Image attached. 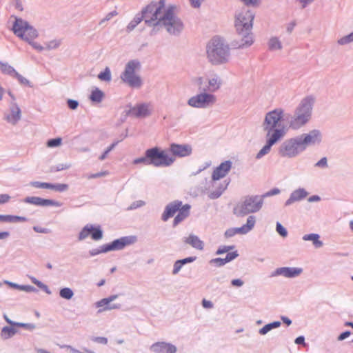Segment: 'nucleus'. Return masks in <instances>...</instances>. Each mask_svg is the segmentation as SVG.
Returning a JSON list of instances; mask_svg holds the SVG:
<instances>
[{
    "label": "nucleus",
    "mask_w": 353,
    "mask_h": 353,
    "mask_svg": "<svg viewBox=\"0 0 353 353\" xmlns=\"http://www.w3.org/2000/svg\"><path fill=\"white\" fill-rule=\"evenodd\" d=\"M283 113V112H268L266 114L263 125L268 139L265 145L257 153L256 159L268 154L272 146L285 136V121L289 128L297 130L305 126L312 117L311 112H291L287 116Z\"/></svg>",
    "instance_id": "1"
},
{
    "label": "nucleus",
    "mask_w": 353,
    "mask_h": 353,
    "mask_svg": "<svg viewBox=\"0 0 353 353\" xmlns=\"http://www.w3.org/2000/svg\"><path fill=\"white\" fill-rule=\"evenodd\" d=\"M156 7H159L157 17H154V26L150 34H156L160 28L164 29L171 36H179L183 29L182 20L174 12L176 7L169 6L165 8V0L154 1Z\"/></svg>",
    "instance_id": "2"
},
{
    "label": "nucleus",
    "mask_w": 353,
    "mask_h": 353,
    "mask_svg": "<svg viewBox=\"0 0 353 353\" xmlns=\"http://www.w3.org/2000/svg\"><path fill=\"white\" fill-rule=\"evenodd\" d=\"M254 13L250 10H244L236 15L235 27L239 39L234 41L232 46L237 48H244L250 46L254 43L252 32Z\"/></svg>",
    "instance_id": "3"
},
{
    "label": "nucleus",
    "mask_w": 353,
    "mask_h": 353,
    "mask_svg": "<svg viewBox=\"0 0 353 353\" xmlns=\"http://www.w3.org/2000/svg\"><path fill=\"white\" fill-rule=\"evenodd\" d=\"M206 54L210 63L219 65L229 61L230 49L223 38L214 37L207 44Z\"/></svg>",
    "instance_id": "4"
},
{
    "label": "nucleus",
    "mask_w": 353,
    "mask_h": 353,
    "mask_svg": "<svg viewBox=\"0 0 353 353\" xmlns=\"http://www.w3.org/2000/svg\"><path fill=\"white\" fill-rule=\"evenodd\" d=\"M175 159L169 156L165 150L158 147L148 149L145 152V156L135 159L134 164L143 163L145 165H152L155 167H167L171 165Z\"/></svg>",
    "instance_id": "5"
},
{
    "label": "nucleus",
    "mask_w": 353,
    "mask_h": 353,
    "mask_svg": "<svg viewBox=\"0 0 353 353\" xmlns=\"http://www.w3.org/2000/svg\"><path fill=\"white\" fill-rule=\"evenodd\" d=\"M12 30L16 36L27 41L35 50L41 52L46 48L37 42L33 41L38 37V32L27 21L15 17Z\"/></svg>",
    "instance_id": "6"
},
{
    "label": "nucleus",
    "mask_w": 353,
    "mask_h": 353,
    "mask_svg": "<svg viewBox=\"0 0 353 353\" xmlns=\"http://www.w3.org/2000/svg\"><path fill=\"white\" fill-rule=\"evenodd\" d=\"M263 205V196L261 195L246 196L234 207V214L237 216H243L256 213L260 211Z\"/></svg>",
    "instance_id": "7"
},
{
    "label": "nucleus",
    "mask_w": 353,
    "mask_h": 353,
    "mask_svg": "<svg viewBox=\"0 0 353 353\" xmlns=\"http://www.w3.org/2000/svg\"><path fill=\"white\" fill-rule=\"evenodd\" d=\"M154 1H152L145 7L141 13L136 14L134 18L129 23L126 27V31L130 32L132 31L141 21L144 20L145 23L152 27L154 26V17H157L159 7L157 8Z\"/></svg>",
    "instance_id": "8"
},
{
    "label": "nucleus",
    "mask_w": 353,
    "mask_h": 353,
    "mask_svg": "<svg viewBox=\"0 0 353 353\" xmlns=\"http://www.w3.org/2000/svg\"><path fill=\"white\" fill-rule=\"evenodd\" d=\"M140 62L137 60H131L127 63L124 71L121 74L122 81L130 87L140 88L142 84L141 77L136 74L135 71L139 70Z\"/></svg>",
    "instance_id": "9"
},
{
    "label": "nucleus",
    "mask_w": 353,
    "mask_h": 353,
    "mask_svg": "<svg viewBox=\"0 0 353 353\" xmlns=\"http://www.w3.org/2000/svg\"><path fill=\"white\" fill-rule=\"evenodd\" d=\"M299 137H294L284 141L279 146L278 153L283 158H294L304 152Z\"/></svg>",
    "instance_id": "10"
},
{
    "label": "nucleus",
    "mask_w": 353,
    "mask_h": 353,
    "mask_svg": "<svg viewBox=\"0 0 353 353\" xmlns=\"http://www.w3.org/2000/svg\"><path fill=\"white\" fill-rule=\"evenodd\" d=\"M298 139L301 141V144L304 151L310 146L319 145L323 140L322 132L317 129H313L307 133H303L299 136Z\"/></svg>",
    "instance_id": "11"
},
{
    "label": "nucleus",
    "mask_w": 353,
    "mask_h": 353,
    "mask_svg": "<svg viewBox=\"0 0 353 353\" xmlns=\"http://www.w3.org/2000/svg\"><path fill=\"white\" fill-rule=\"evenodd\" d=\"M137 241V237L134 235L122 236L119 239H115L113 241L105 244V250L117 251L122 250L126 246L132 245Z\"/></svg>",
    "instance_id": "12"
},
{
    "label": "nucleus",
    "mask_w": 353,
    "mask_h": 353,
    "mask_svg": "<svg viewBox=\"0 0 353 353\" xmlns=\"http://www.w3.org/2000/svg\"><path fill=\"white\" fill-rule=\"evenodd\" d=\"M256 223V217L253 215H250L246 223L239 228H232L228 229L225 232V236L226 238H230L235 234H246L250 232L254 227Z\"/></svg>",
    "instance_id": "13"
},
{
    "label": "nucleus",
    "mask_w": 353,
    "mask_h": 353,
    "mask_svg": "<svg viewBox=\"0 0 353 353\" xmlns=\"http://www.w3.org/2000/svg\"><path fill=\"white\" fill-rule=\"evenodd\" d=\"M214 101V97L213 95L208 93H203L192 97L188 100V103L194 108H208V105L210 103H213Z\"/></svg>",
    "instance_id": "14"
},
{
    "label": "nucleus",
    "mask_w": 353,
    "mask_h": 353,
    "mask_svg": "<svg viewBox=\"0 0 353 353\" xmlns=\"http://www.w3.org/2000/svg\"><path fill=\"white\" fill-rule=\"evenodd\" d=\"M303 272V269L296 267H281L276 268L271 273V277L283 276L285 278H295Z\"/></svg>",
    "instance_id": "15"
},
{
    "label": "nucleus",
    "mask_w": 353,
    "mask_h": 353,
    "mask_svg": "<svg viewBox=\"0 0 353 353\" xmlns=\"http://www.w3.org/2000/svg\"><path fill=\"white\" fill-rule=\"evenodd\" d=\"M24 203L32 204L37 206H55V207H61L62 205V203L53 200V199H43L38 196H27L23 201Z\"/></svg>",
    "instance_id": "16"
},
{
    "label": "nucleus",
    "mask_w": 353,
    "mask_h": 353,
    "mask_svg": "<svg viewBox=\"0 0 353 353\" xmlns=\"http://www.w3.org/2000/svg\"><path fill=\"white\" fill-rule=\"evenodd\" d=\"M150 349L154 353H176L177 351L174 345L164 341L154 343Z\"/></svg>",
    "instance_id": "17"
},
{
    "label": "nucleus",
    "mask_w": 353,
    "mask_h": 353,
    "mask_svg": "<svg viewBox=\"0 0 353 353\" xmlns=\"http://www.w3.org/2000/svg\"><path fill=\"white\" fill-rule=\"evenodd\" d=\"M192 150V147L188 144L172 143L170 146V152L172 155L179 157L190 156Z\"/></svg>",
    "instance_id": "18"
},
{
    "label": "nucleus",
    "mask_w": 353,
    "mask_h": 353,
    "mask_svg": "<svg viewBox=\"0 0 353 353\" xmlns=\"http://www.w3.org/2000/svg\"><path fill=\"white\" fill-rule=\"evenodd\" d=\"M232 163L231 161H225L221 163L213 171L212 179L213 181L219 180L225 177L230 172L232 168Z\"/></svg>",
    "instance_id": "19"
},
{
    "label": "nucleus",
    "mask_w": 353,
    "mask_h": 353,
    "mask_svg": "<svg viewBox=\"0 0 353 353\" xmlns=\"http://www.w3.org/2000/svg\"><path fill=\"white\" fill-rule=\"evenodd\" d=\"M181 205L182 202L179 200H175L169 203L165 208L161 215V219L163 221H167L170 218L172 217L176 212H178Z\"/></svg>",
    "instance_id": "20"
},
{
    "label": "nucleus",
    "mask_w": 353,
    "mask_h": 353,
    "mask_svg": "<svg viewBox=\"0 0 353 353\" xmlns=\"http://www.w3.org/2000/svg\"><path fill=\"white\" fill-rule=\"evenodd\" d=\"M309 192L303 188H299L292 192L290 197L285 203V206H289L295 202H299L307 196Z\"/></svg>",
    "instance_id": "21"
},
{
    "label": "nucleus",
    "mask_w": 353,
    "mask_h": 353,
    "mask_svg": "<svg viewBox=\"0 0 353 353\" xmlns=\"http://www.w3.org/2000/svg\"><path fill=\"white\" fill-rule=\"evenodd\" d=\"M183 241L192 246L193 248L198 250H203L204 249V243L199 237L195 234H190L188 236L184 237Z\"/></svg>",
    "instance_id": "22"
},
{
    "label": "nucleus",
    "mask_w": 353,
    "mask_h": 353,
    "mask_svg": "<svg viewBox=\"0 0 353 353\" xmlns=\"http://www.w3.org/2000/svg\"><path fill=\"white\" fill-rule=\"evenodd\" d=\"M191 206L189 204H185L181 205L180 209L178 210L177 215L174 217L173 221V226H176L183 220H185L190 215V210Z\"/></svg>",
    "instance_id": "23"
},
{
    "label": "nucleus",
    "mask_w": 353,
    "mask_h": 353,
    "mask_svg": "<svg viewBox=\"0 0 353 353\" xmlns=\"http://www.w3.org/2000/svg\"><path fill=\"white\" fill-rule=\"evenodd\" d=\"M96 307L99 308L98 313H101L104 311L112 310L114 309H119L121 307L120 304H110L108 301L104 298L94 303Z\"/></svg>",
    "instance_id": "24"
},
{
    "label": "nucleus",
    "mask_w": 353,
    "mask_h": 353,
    "mask_svg": "<svg viewBox=\"0 0 353 353\" xmlns=\"http://www.w3.org/2000/svg\"><path fill=\"white\" fill-rule=\"evenodd\" d=\"M315 103L316 97L313 95H308L301 101L297 110H311Z\"/></svg>",
    "instance_id": "25"
},
{
    "label": "nucleus",
    "mask_w": 353,
    "mask_h": 353,
    "mask_svg": "<svg viewBox=\"0 0 353 353\" xmlns=\"http://www.w3.org/2000/svg\"><path fill=\"white\" fill-rule=\"evenodd\" d=\"M21 112H5L3 119L8 123L14 125L21 119Z\"/></svg>",
    "instance_id": "26"
},
{
    "label": "nucleus",
    "mask_w": 353,
    "mask_h": 353,
    "mask_svg": "<svg viewBox=\"0 0 353 353\" xmlns=\"http://www.w3.org/2000/svg\"><path fill=\"white\" fill-rule=\"evenodd\" d=\"M28 219L25 216L10 215V214H0V222L3 223H19L26 222Z\"/></svg>",
    "instance_id": "27"
},
{
    "label": "nucleus",
    "mask_w": 353,
    "mask_h": 353,
    "mask_svg": "<svg viewBox=\"0 0 353 353\" xmlns=\"http://www.w3.org/2000/svg\"><path fill=\"white\" fill-rule=\"evenodd\" d=\"M150 112H125V114L121 116V121H124L127 117L143 119L148 117L150 115Z\"/></svg>",
    "instance_id": "28"
},
{
    "label": "nucleus",
    "mask_w": 353,
    "mask_h": 353,
    "mask_svg": "<svg viewBox=\"0 0 353 353\" xmlns=\"http://www.w3.org/2000/svg\"><path fill=\"white\" fill-rule=\"evenodd\" d=\"M319 238H320V236L318 234L312 233V234H305L302 239L303 241H312L313 245H314V247L316 248H321L323 245V242L319 240Z\"/></svg>",
    "instance_id": "29"
},
{
    "label": "nucleus",
    "mask_w": 353,
    "mask_h": 353,
    "mask_svg": "<svg viewBox=\"0 0 353 353\" xmlns=\"http://www.w3.org/2000/svg\"><path fill=\"white\" fill-rule=\"evenodd\" d=\"M17 330L12 327L5 326L1 329L0 336L3 340L10 339L16 334Z\"/></svg>",
    "instance_id": "30"
},
{
    "label": "nucleus",
    "mask_w": 353,
    "mask_h": 353,
    "mask_svg": "<svg viewBox=\"0 0 353 353\" xmlns=\"http://www.w3.org/2000/svg\"><path fill=\"white\" fill-rule=\"evenodd\" d=\"M229 184L228 182H225L224 184L220 185L215 190H213L210 192L208 196L210 199H218L221 195L223 194V192L225 191V190L227 188L228 185Z\"/></svg>",
    "instance_id": "31"
},
{
    "label": "nucleus",
    "mask_w": 353,
    "mask_h": 353,
    "mask_svg": "<svg viewBox=\"0 0 353 353\" xmlns=\"http://www.w3.org/2000/svg\"><path fill=\"white\" fill-rule=\"evenodd\" d=\"M229 184L228 182H225L224 184L220 185L215 190H213L210 192L208 196L210 199H218L221 195L223 194V192L225 191V190L227 188L228 185Z\"/></svg>",
    "instance_id": "32"
},
{
    "label": "nucleus",
    "mask_w": 353,
    "mask_h": 353,
    "mask_svg": "<svg viewBox=\"0 0 353 353\" xmlns=\"http://www.w3.org/2000/svg\"><path fill=\"white\" fill-rule=\"evenodd\" d=\"M229 184L228 182H225L224 184L220 185L215 190H213L210 192L208 196L210 199H218L221 195L223 194V192L225 191V190L227 188L228 185Z\"/></svg>",
    "instance_id": "33"
},
{
    "label": "nucleus",
    "mask_w": 353,
    "mask_h": 353,
    "mask_svg": "<svg viewBox=\"0 0 353 353\" xmlns=\"http://www.w3.org/2000/svg\"><path fill=\"white\" fill-rule=\"evenodd\" d=\"M281 325V323L280 321H274L272 323H268L259 330V333L261 335H265L267 333H268L272 330L278 328L279 327H280Z\"/></svg>",
    "instance_id": "34"
},
{
    "label": "nucleus",
    "mask_w": 353,
    "mask_h": 353,
    "mask_svg": "<svg viewBox=\"0 0 353 353\" xmlns=\"http://www.w3.org/2000/svg\"><path fill=\"white\" fill-rule=\"evenodd\" d=\"M128 110H150L154 108L153 105L150 102L140 103L132 107L130 104L128 105Z\"/></svg>",
    "instance_id": "35"
},
{
    "label": "nucleus",
    "mask_w": 353,
    "mask_h": 353,
    "mask_svg": "<svg viewBox=\"0 0 353 353\" xmlns=\"http://www.w3.org/2000/svg\"><path fill=\"white\" fill-rule=\"evenodd\" d=\"M269 50L274 51L282 49V43L276 37H272L268 41Z\"/></svg>",
    "instance_id": "36"
},
{
    "label": "nucleus",
    "mask_w": 353,
    "mask_h": 353,
    "mask_svg": "<svg viewBox=\"0 0 353 353\" xmlns=\"http://www.w3.org/2000/svg\"><path fill=\"white\" fill-rule=\"evenodd\" d=\"M0 69L1 71L6 74L14 77L17 71L13 67L10 65L8 63L0 61Z\"/></svg>",
    "instance_id": "37"
},
{
    "label": "nucleus",
    "mask_w": 353,
    "mask_h": 353,
    "mask_svg": "<svg viewBox=\"0 0 353 353\" xmlns=\"http://www.w3.org/2000/svg\"><path fill=\"white\" fill-rule=\"evenodd\" d=\"M91 238L94 241L100 240L103 238V231L99 225L94 226L92 225V230L90 232Z\"/></svg>",
    "instance_id": "38"
},
{
    "label": "nucleus",
    "mask_w": 353,
    "mask_h": 353,
    "mask_svg": "<svg viewBox=\"0 0 353 353\" xmlns=\"http://www.w3.org/2000/svg\"><path fill=\"white\" fill-rule=\"evenodd\" d=\"M208 83L210 90L214 91L219 88L221 85V80L217 75H214L209 80Z\"/></svg>",
    "instance_id": "39"
},
{
    "label": "nucleus",
    "mask_w": 353,
    "mask_h": 353,
    "mask_svg": "<svg viewBox=\"0 0 353 353\" xmlns=\"http://www.w3.org/2000/svg\"><path fill=\"white\" fill-rule=\"evenodd\" d=\"M92 230V225L87 224L85 225L79 234L78 239L79 241H83L88 238L90 235Z\"/></svg>",
    "instance_id": "40"
},
{
    "label": "nucleus",
    "mask_w": 353,
    "mask_h": 353,
    "mask_svg": "<svg viewBox=\"0 0 353 353\" xmlns=\"http://www.w3.org/2000/svg\"><path fill=\"white\" fill-rule=\"evenodd\" d=\"M103 95L104 94L101 90L96 88L95 90H92L90 96V99L93 102L99 103L102 100Z\"/></svg>",
    "instance_id": "41"
},
{
    "label": "nucleus",
    "mask_w": 353,
    "mask_h": 353,
    "mask_svg": "<svg viewBox=\"0 0 353 353\" xmlns=\"http://www.w3.org/2000/svg\"><path fill=\"white\" fill-rule=\"evenodd\" d=\"M32 283L35 284L38 288L43 290L46 294H51V291L50 290L48 285L43 283L41 281H39L34 276H29Z\"/></svg>",
    "instance_id": "42"
},
{
    "label": "nucleus",
    "mask_w": 353,
    "mask_h": 353,
    "mask_svg": "<svg viewBox=\"0 0 353 353\" xmlns=\"http://www.w3.org/2000/svg\"><path fill=\"white\" fill-rule=\"evenodd\" d=\"M59 296L63 299L70 300L74 296V292L70 288H63L59 290Z\"/></svg>",
    "instance_id": "43"
},
{
    "label": "nucleus",
    "mask_w": 353,
    "mask_h": 353,
    "mask_svg": "<svg viewBox=\"0 0 353 353\" xmlns=\"http://www.w3.org/2000/svg\"><path fill=\"white\" fill-rule=\"evenodd\" d=\"M69 186L65 183H50L49 189L54 190L59 192H63L68 190Z\"/></svg>",
    "instance_id": "44"
},
{
    "label": "nucleus",
    "mask_w": 353,
    "mask_h": 353,
    "mask_svg": "<svg viewBox=\"0 0 353 353\" xmlns=\"http://www.w3.org/2000/svg\"><path fill=\"white\" fill-rule=\"evenodd\" d=\"M353 42V32L347 35L340 38L337 41V43L340 46H345Z\"/></svg>",
    "instance_id": "45"
},
{
    "label": "nucleus",
    "mask_w": 353,
    "mask_h": 353,
    "mask_svg": "<svg viewBox=\"0 0 353 353\" xmlns=\"http://www.w3.org/2000/svg\"><path fill=\"white\" fill-rule=\"evenodd\" d=\"M98 78L104 81H111V72L109 68H106L104 71L100 72L98 74Z\"/></svg>",
    "instance_id": "46"
},
{
    "label": "nucleus",
    "mask_w": 353,
    "mask_h": 353,
    "mask_svg": "<svg viewBox=\"0 0 353 353\" xmlns=\"http://www.w3.org/2000/svg\"><path fill=\"white\" fill-rule=\"evenodd\" d=\"M61 44V40L54 39L46 43V49L50 50L58 48Z\"/></svg>",
    "instance_id": "47"
},
{
    "label": "nucleus",
    "mask_w": 353,
    "mask_h": 353,
    "mask_svg": "<svg viewBox=\"0 0 353 353\" xmlns=\"http://www.w3.org/2000/svg\"><path fill=\"white\" fill-rule=\"evenodd\" d=\"M29 185L39 189H49L50 183L41 181H31L29 183Z\"/></svg>",
    "instance_id": "48"
},
{
    "label": "nucleus",
    "mask_w": 353,
    "mask_h": 353,
    "mask_svg": "<svg viewBox=\"0 0 353 353\" xmlns=\"http://www.w3.org/2000/svg\"><path fill=\"white\" fill-rule=\"evenodd\" d=\"M71 167L70 163H59L50 168L51 172H59L64 170H68Z\"/></svg>",
    "instance_id": "49"
},
{
    "label": "nucleus",
    "mask_w": 353,
    "mask_h": 353,
    "mask_svg": "<svg viewBox=\"0 0 353 353\" xmlns=\"http://www.w3.org/2000/svg\"><path fill=\"white\" fill-rule=\"evenodd\" d=\"M119 141H116L111 144L105 151L99 157L100 161H103L106 159L108 154L116 147Z\"/></svg>",
    "instance_id": "50"
},
{
    "label": "nucleus",
    "mask_w": 353,
    "mask_h": 353,
    "mask_svg": "<svg viewBox=\"0 0 353 353\" xmlns=\"http://www.w3.org/2000/svg\"><path fill=\"white\" fill-rule=\"evenodd\" d=\"M315 168L321 169H326L328 168L327 159L326 157L321 158L314 164Z\"/></svg>",
    "instance_id": "51"
},
{
    "label": "nucleus",
    "mask_w": 353,
    "mask_h": 353,
    "mask_svg": "<svg viewBox=\"0 0 353 353\" xmlns=\"http://www.w3.org/2000/svg\"><path fill=\"white\" fill-rule=\"evenodd\" d=\"M108 174V171H102L100 172H97L95 174H86L84 175V177L87 178L88 179H96V178H100L103 176H105Z\"/></svg>",
    "instance_id": "52"
},
{
    "label": "nucleus",
    "mask_w": 353,
    "mask_h": 353,
    "mask_svg": "<svg viewBox=\"0 0 353 353\" xmlns=\"http://www.w3.org/2000/svg\"><path fill=\"white\" fill-rule=\"evenodd\" d=\"M234 249V245H223V246H220L216 252V254L217 255H220V254H223L224 253H226V252H228L229 251L232 250Z\"/></svg>",
    "instance_id": "53"
},
{
    "label": "nucleus",
    "mask_w": 353,
    "mask_h": 353,
    "mask_svg": "<svg viewBox=\"0 0 353 353\" xmlns=\"http://www.w3.org/2000/svg\"><path fill=\"white\" fill-rule=\"evenodd\" d=\"M105 244L104 245H102L101 246H100L99 248H95V249H92V250H90L89 251V253L91 256H96V255H98L101 253H106L108 252V250H105Z\"/></svg>",
    "instance_id": "54"
},
{
    "label": "nucleus",
    "mask_w": 353,
    "mask_h": 353,
    "mask_svg": "<svg viewBox=\"0 0 353 353\" xmlns=\"http://www.w3.org/2000/svg\"><path fill=\"white\" fill-rule=\"evenodd\" d=\"M61 141H62V139L60 137H57L55 139H51L48 141L47 145L49 148L57 147L61 145Z\"/></svg>",
    "instance_id": "55"
},
{
    "label": "nucleus",
    "mask_w": 353,
    "mask_h": 353,
    "mask_svg": "<svg viewBox=\"0 0 353 353\" xmlns=\"http://www.w3.org/2000/svg\"><path fill=\"white\" fill-rule=\"evenodd\" d=\"M276 231L282 237H286L288 236V231H287V230L279 222H277L276 224Z\"/></svg>",
    "instance_id": "56"
},
{
    "label": "nucleus",
    "mask_w": 353,
    "mask_h": 353,
    "mask_svg": "<svg viewBox=\"0 0 353 353\" xmlns=\"http://www.w3.org/2000/svg\"><path fill=\"white\" fill-rule=\"evenodd\" d=\"M145 205V202L142 200L135 201L131 203V205L128 208V210H133L137 208L143 207Z\"/></svg>",
    "instance_id": "57"
},
{
    "label": "nucleus",
    "mask_w": 353,
    "mask_h": 353,
    "mask_svg": "<svg viewBox=\"0 0 353 353\" xmlns=\"http://www.w3.org/2000/svg\"><path fill=\"white\" fill-rule=\"evenodd\" d=\"M210 264H214L217 267H221L228 263L225 259L222 258H216L210 260Z\"/></svg>",
    "instance_id": "58"
},
{
    "label": "nucleus",
    "mask_w": 353,
    "mask_h": 353,
    "mask_svg": "<svg viewBox=\"0 0 353 353\" xmlns=\"http://www.w3.org/2000/svg\"><path fill=\"white\" fill-rule=\"evenodd\" d=\"M15 326L23 327V328L30 330V331H32L36 328V325L33 323H24L17 322Z\"/></svg>",
    "instance_id": "59"
},
{
    "label": "nucleus",
    "mask_w": 353,
    "mask_h": 353,
    "mask_svg": "<svg viewBox=\"0 0 353 353\" xmlns=\"http://www.w3.org/2000/svg\"><path fill=\"white\" fill-rule=\"evenodd\" d=\"M13 77L17 78V80L19 81V82L21 85H30V81L26 78H25L23 76H21V74H19L17 72L15 73V74Z\"/></svg>",
    "instance_id": "60"
},
{
    "label": "nucleus",
    "mask_w": 353,
    "mask_h": 353,
    "mask_svg": "<svg viewBox=\"0 0 353 353\" xmlns=\"http://www.w3.org/2000/svg\"><path fill=\"white\" fill-rule=\"evenodd\" d=\"M280 190L279 188H273L272 190H270V191L265 192V194L261 195V196H263V201L264 200V199L265 197H268V196H274V195H276V194H279L280 193Z\"/></svg>",
    "instance_id": "61"
},
{
    "label": "nucleus",
    "mask_w": 353,
    "mask_h": 353,
    "mask_svg": "<svg viewBox=\"0 0 353 353\" xmlns=\"http://www.w3.org/2000/svg\"><path fill=\"white\" fill-rule=\"evenodd\" d=\"M19 290L24 291L26 292H37V290L34 286L29 285H20Z\"/></svg>",
    "instance_id": "62"
},
{
    "label": "nucleus",
    "mask_w": 353,
    "mask_h": 353,
    "mask_svg": "<svg viewBox=\"0 0 353 353\" xmlns=\"http://www.w3.org/2000/svg\"><path fill=\"white\" fill-rule=\"evenodd\" d=\"M182 267L183 265H181L179 260L176 261L173 265L172 274H177L181 270Z\"/></svg>",
    "instance_id": "63"
},
{
    "label": "nucleus",
    "mask_w": 353,
    "mask_h": 353,
    "mask_svg": "<svg viewBox=\"0 0 353 353\" xmlns=\"http://www.w3.org/2000/svg\"><path fill=\"white\" fill-rule=\"evenodd\" d=\"M239 256V254L237 252V251H234V252H228L225 256V258H224L226 261L227 263H229L232 261H233L234 259H235L237 256Z\"/></svg>",
    "instance_id": "64"
}]
</instances>
